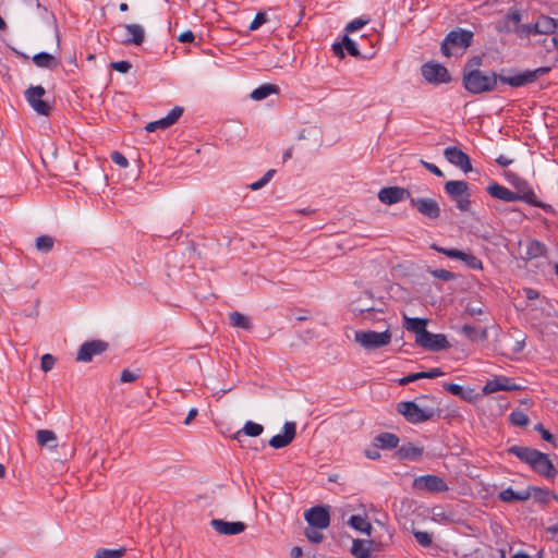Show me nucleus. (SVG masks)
<instances>
[{
  "instance_id": "obj_1",
  "label": "nucleus",
  "mask_w": 558,
  "mask_h": 558,
  "mask_svg": "<svg viewBox=\"0 0 558 558\" xmlns=\"http://www.w3.org/2000/svg\"><path fill=\"white\" fill-rule=\"evenodd\" d=\"M507 453L517 457L521 462L526 463L535 473L546 478H555L558 470L550 461L547 453L537 449L524 446H510L506 449Z\"/></svg>"
},
{
  "instance_id": "obj_2",
  "label": "nucleus",
  "mask_w": 558,
  "mask_h": 558,
  "mask_svg": "<svg viewBox=\"0 0 558 558\" xmlns=\"http://www.w3.org/2000/svg\"><path fill=\"white\" fill-rule=\"evenodd\" d=\"M502 77H508L496 72H484L480 69H472L462 75L463 87L473 95L494 92L497 83H501Z\"/></svg>"
},
{
  "instance_id": "obj_3",
  "label": "nucleus",
  "mask_w": 558,
  "mask_h": 558,
  "mask_svg": "<svg viewBox=\"0 0 558 558\" xmlns=\"http://www.w3.org/2000/svg\"><path fill=\"white\" fill-rule=\"evenodd\" d=\"M432 399L429 396H421L416 400L421 402L418 405L415 401H402L397 404V412L411 424H420L433 420L436 415L440 416V410L428 407L423 403L424 400Z\"/></svg>"
},
{
  "instance_id": "obj_4",
  "label": "nucleus",
  "mask_w": 558,
  "mask_h": 558,
  "mask_svg": "<svg viewBox=\"0 0 558 558\" xmlns=\"http://www.w3.org/2000/svg\"><path fill=\"white\" fill-rule=\"evenodd\" d=\"M473 32L461 27H456L447 34L441 43V53L446 57H451L453 50H465L472 45Z\"/></svg>"
},
{
  "instance_id": "obj_5",
  "label": "nucleus",
  "mask_w": 558,
  "mask_h": 558,
  "mask_svg": "<svg viewBox=\"0 0 558 558\" xmlns=\"http://www.w3.org/2000/svg\"><path fill=\"white\" fill-rule=\"evenodd\" d=\"M444 190L450 199L456 203L460 211L465 213L471 209V193L466 181H447L444 185Z\"/></svg>"
},
{
  "instance_id": "obj_6",
  "label": "nucleus",
  "mask_w": 558,
  "mask_h": 558,
  "mask_svg": "<svg viewBox=\"0 0 558 558\" xmlns=\"http://www.w3.org/2000/svg\"><path fill=\"white\" fill-rule=\"evenodd\" d=\"M391 337L389 327L381 332L360 330L354 333L355 342L366 350H375L388 345L391 341Z\"/></svg>"
},
{
  "instance_id": "obj_7",
  "label": "nucleus",
  "mask_w": 558,
  "mask_h": 558,
  "mask_svg": "<svg viewBox=\"0 0 558 558\" xmlns=\"http://www.w3.org/2000/svg\"><path fill=\"white\" fill-rule=\"evenodd\" d=\"M25 99L28 105L40 116H50L52 106L43 99L46 95V89L41 85L31 86L25 92Z\"/></svg>"
},
{
  "instance_id": "obj_8",
  "label": "nucleus",
  "mask_w": 558,
  "mask_h": 558,
  "mask_svg": "<svg viewBox=\"0 0 558 558\" xmlns=\"http://www.w3.org/2000/svg\"><path fill=\"white\" fill-rule=\"evenodd\" d=\"M550 71L549 66H539L535 70H525L510 77H502L501 83L508 84L511 87H522L527 84L534 83L544 74H547Z\"/></svg>"
},
{
  "instance_id": "obj_9",
  "label": "nucleus",
  "mask_w": 558,
  "mask_h": 558,
  "mask_svg": "<svg viewBox=\"0 0 558 558\" xmlns=\"http://www.w3.org/2000/svg\"><path fill=\"white\" fill-rule=\"evenodd\" d=\"M423 77L433 84H445L451 81V76L446 66L438 62L429 61L422 65Z\"/></svg>"
},
{
  "instance_id": "obj_10",
  "label": "nucleus",
  "mask_w": 558,
  "mask_h": 558,
  "mask_svg": "<svg viewBox=\"0 0 558 558\" xmlns=\"http://www.w3.org/2000/svg\"><path fill=\"white\" fill-rule=\"evenodd\" d=\"M413 488L428 493H444L449 489L444 478L438 475H422L413 481Z\"/></svg>"
},
{
  "instance_id": "obj_11",
  "label": "nucleus",
  "mask_w": 558,
  "mask_h": 558,
  "mask_svg": "<svg viewBox=\"0 0 558 558\" xmlns=\"http://www.w3.org/2000/svg\"><path fill=\"white\" fill-rule=\"evenodd\" d=\"M109 348V343L104 340H92L84 342L76 353V361L88 363L94 356L100 355Z\"/></svg>"
},
{
  "instance_id": "obj_12",
  "label": "nucleus",
  "mask_w": 558,
  "mask_h": 558,
  "mask_svg": "<svg viewBox=\"0 0 558 558\" xmlns=\"http://www.w3.org/2000/svg\"><path fill=\"white\" fill-rule=\"evenodd\" d=\"M410 204L412 207L416 208L422 216L430 220H436L440 217L441 210L439 204L433 198L411 197Z\"/></svg>"
},
{
  "instance_id": "obj_13",
  "label": "nucleus",
  "mask_w": 558,
  "mask_h": 558,
  "mask_svg": "<svg viewBox=\"0 0 558 558\" xmlns=\"http://www.w3.org/2000/svg\"><path fill=\"white\" fill-rule=\"evenodd\" d=\"M514 187L517 189V192L514 194L520 195H529L530 198H519V201L524 202L529 205L539 207L544 209L546 213H553L554 208L549 204H545L537 199L533 189L529 185V183L525 180L518 179L513 183Z\"/></svg>"
},
{
  "instance_id": "obj_14",
  "label": "nucleus",
  "mask_w": 558,
  "mask_h": 558,
  "mask_svg": "<svg viewBox=\"0 0 558 558\" xmlns=\"http://www.w3.org/2000/svg\"><path fill=\"white\" fill-rule=\"evenodd\" d=\"M305 520L310 526L315 529H326L330 524V513L328 507L316 506L306 510Z\"/></svg>"
},
{
  "instance_id": "obj_15",
  "label": "nucleus",
  "mask_w": 558,
  "mask_h": 558,
  "mask_svg": "<svg viewBox=\"0 0 558 558\" xmlns=\"http://www.w3.org/2000/svg\"><path fill=\"white\" fill-rule=\"evenodd\" d=\"M411 193L408 189L401 186L383 187L378 192V198L386 205H393L401 201L411 198Z\"/></svg>"
},
{
  "instance_id": "obj_16",
  "label": "nucleus",
  "mask_w": 558,
  "mask_h": 558,
  "mask_svg": "<svg viewBox=\"0 0 558 558\" xmlns=\"http://www.w3.org/2000/svg\"><path fill=\"white\" fill-rule=\"evenodd\" d=\"M444 156L451 165L460 168L465 173L473 169L470 157L457 146L445 148Z\"/></svg>"
},
{
  "instance_id": "obj_17",
  "label": "nucleus",
  "mask_w": 558,
  "mask_h": 558,
  "mask_svg": "<svg viewBox=\"0 0 558 558\" xmlns=\"http://www.w3.org/2000/svg\"><path fill=\"white\" fill-rule=\"evenodd\" d=\"M420 347L425 350L437 352L441 350H447L451 347L447 337L442 333H424L422 339L417 342Z\"/></svg>"
},
{
  "instance_id": "obj_18",
  "label": "nucleus",
  "mask_w": 558,
  "mask_h": 558,
  "mask_svg": "<svg viewBox=\"0 0 558 558\" xmlns=\"http://www.w3.org/2000/svg\"><path fill=\"white\" fill-rule=\"evenodd\" d=\"M296 435V424L294 422H286L283 433L275 435L269 440V446L275 449H281L289 446Z\"/></svg>"
},
{
  "instance_id": "obj_19",
  "label": "nucleus",
  "mask_w": 558,
  "mask_h": 558,
  "mask_svg": "<svg viewBox=\"0 0 558 558\" xmlns=\"http://www.w3.org/2000/svg\"><path fill=\"white\" fill-rule=\"evenodd\" d=\"M183 111L184 109L182 107L175 106L165 118L147 123L145 130L147 132H155L158 129H167L178 122Z\"/></svg>"
},
{
  "instance_id": "obj_20",
  "label": "nucleus",
  "mask_w": 558,
  "mask_h": 558,
  "mask_svg": "<svg viewBox=\"0 0 558 558\" xmlns=\"http://www.w3.org/2000/svg\"><path fill=\"white\" fill-rule=\"evenodd\" d=\"M210 526L222 535H236L245 531L246 525L241 521L228 522L221 519H213Z\"/></svg>"
},
{
  "instance_id": "obj_21",
  "label": "nucleus",
  "mask_w": 558,
  "mask_h": 558,
  "mask_svg": "<svg viewBox=\"0 0 558 558\" xmlns=\"http://www.w3.org/2000/svg\"><path fill=\"white\" fill-rule=\"evenodd\" d=\"M486 192L492 197L504 201V202H508V203L517 202V201H519V198H530L529 195H520L519 196L518 194H514V192H512L508 187H506L501 184H498L496 182L490 183L486 187Z\"/></svg>"
},
{
  "instance_id": "obj_22",
  "label": "nucleus",
  "mask_w": 558,
  "mask_h": 558,
  "mask_svg": "<svg viewBox=\"0 0 558 558\" xmlns=\"http://www.w3.org/2000/svg\"><path fill=\"white\" fill-rule=\"evenodd\" d=\"M519 387L511 384L510 378L506 376H498L486 381L483 392L485 395L494 393L497 391H511L517 390Z\"/></svg>"
},
{
  "instance_id": "obj_23",
  "label": "nucleus",
  "mask_w": 558,
  "mask_h": 558,
  "mask_svg": "<svg viewBox=\"0 0 558 558\" xmlns=\"http://www.w3.org/2000/svg\"><path fill=\"white\" fill-rule=\"evenodd\" d=\"M377 544L374 539H360L355 538L352 542L351 554L355 558H371L373 551L377 549Z\"/></svg>"
},
{
  "instance_id": "obj_24",
  "label": "nucleus",
  "mask_w": 558,
  "mask_h": 558,
  "mask_svg": "<svg viewBox=\"0 0 558 558\" xmlns=\"http://www.w3.org/2000/svg\"><path fill=\"white\" fill-rule=\"evenodd\" d=\"M126 31V37L121 39L124 45H136L140 46L145 39V31L140 24H124Z\"/></svg>"
},
{
  "instance_id": "obj_25",
  "label": "nucleus",
  "mask_w": 558,
  "mask_h": 558,
  "mask_svg": "<svg viewBox=\"0 0 558 558\" xmlns=\"http://www.w3.org/2000/svg\"><path fill=\"white\" fill-rule=\"evenodd\" d=\"M427 320L424 318H410L404 317V328L411 332H414L416 338V343L422 339L424 333H427L428 330L426 329Z\"/></svg>"
},
{
  "instance_id": "obj_26",
  "label": "nucleus",
  "mask_w": 558,
  "mask_h": 558,
  "mask_svg": "<svg viewBox=\"0 0 558 558\" xmlns=\"http://www.w3.org/2000/svg\"><path fill=\"white\" fill-rule=\"evenodd\" d=\"M423 451L424 449L422 447H416L414 444L408 442L398 448L396 456L400 460L416 461L422 457Z\"/></svg>"
},
{
  "instance_id": "obj_27",
  "label": "nucleus",
  "mask_w": 558,
  "mask_h": 558,
  "mask_svg": "<svg viewBox=\"0 0 558 558\" xmlns=\"http://www.w3.org/2000/svg\"><path fill=\"white\" fill-rule=\"evenodd\" d=\"M399 437L392 433H380L374 438V447L380 448L383 450H390L398 448Z\"/></svg>"
},
{
  "instance_id": "obj_28",
  "label": "nucleus",
  "mask_w": 558,
  "mask_h": 558,
  "mask_svg": "<svg viewBox=\"0 0 558 558\" xmlns=\"http://www.w3.org/2000/svg\"><path fill=\"white\" fill-rule=\"evenodd\" d=\"M547 247L538 240H529L526 243L525 256L526 260L546 256Z\"/></svg>"
},
{
  "instance_id": "obj_29",
  "label": "nucleus",
  "mask_w": 558,
  "mask_h": 558,
  "mask_svg": "<svg viewBox=\"0 0 558 558\" xmlns=\"http://www.w3.org/2000/svg\"><path fill=\"white\" fill-rule=\"evenodd\" d=\"M33 62L38 68L49 69V70H54L60 64L59 60L54 56H52L48 52L36 53L33 57Z\"/></svg>"
},
{
  "instance_id": "obj_30",
  "label": "nucleus",
  "mask_w": 558,
  "mask_h": 558,
  "mask_svg": "<svg viewBox=\"0 0 558 558\" xmlns=\"http://www.w3.org/2000/svg\"><path fill=\"white\" fill-rule=\"evenodd\" d=\"M343 48H345L349 54H351L352 57L360 56V51L356 47V44L348 35L343 36L341 44L337 43L332 46L333 52L337 56H340L341 58L344 57Z\"/></svg>"
},
{
  "instance_id": "obj_31",
  "label": "nucleus",
  "mask_w": 558,
  "mask_h": 558,
  "mask_svg": "<svg viewBox=\"0 0 558 558\" xmlns=\"http://www.w3.org/2000/svg\"><path fill=\"white\" fill-rule=\"evenodd\" d=\"M530 497V490L514 492L511 487L501 490L498 495V498L504 502L525 501Z\"/></svg>"
},
{
  "instance_id": "obj_32",
  "label": "nucleus",
  "mask_w": 558,
  "mask_h": 558,
  "mask_svg": "<svg viewBox=\"0 0 558 558\" xmlns=\"http://www.w3.org/2000/svg\"><path fill=\"white\" fill-rule=\"evenodd\" d=\"M263 425L252 421H247L244 424L243 428L234 434L233 438L241 441V438L243 436L257 437L263 433Z\"/></svg>"
},
{
  "instance_id": "obj_33",
  "label": "nucleus",
  "mask_w": 558,
  "mask_h": 558,
  "mask_svg": "<svg viewBox=\"0 0 558 558\" xmlns=\"http://www.w3.org/2000/svg\"><path fill=\"white\" fill-rule=\"evenodd\" d=\"M461 331L471 341H483L488 337L486 328H480L469 324L463 325Z\"/></svg>"
},
{
  "instance_id": "obj_34",
  "label": "nucleus",
  "mask_w": 558,
  "mask_h": 558,
  "mask_svg": "<svg viewBox=\"0 0 558 558\" xmlns=\"http://www.w3.org/2000/svg\"><path fill=\"white\" fill-rule=\"evenodd\" d=\"M520 21H521L520 11L517 9L510 10L509 13L505 16L504 21L499 23L498 28L500 31L510 32V31L517 28Z\"/></svg>"
},
{
  "instance_id": "obj_35",
  "label": "nucleus",
  "mask_w": 558,
  "mask_h": 558,
  "mask_svg": "<svg viewBox=\"0 0 558 558\" xmlns=\"http://www.w3.org/2000/svg\"><path fill=\"white\" fill-rule=\"evenodd\" d=\"M37 442L41 447H48L49 449L57 448V436L54 432L50 429H39L36 433Z\"/></svg>"
},
{
  "instance_id": "obj_36",
  "label": "nucleus",
  "mask_w": 558,
  "mask_h": 558,
  "mask_svg": "<svg viewBox=\"0 0 558 558\" xmlns=\"http://www.w3.org/2000/svg\"><path fill=\"white\" fill-rule=\"evenodd\" d=\"M534 31L537 34H550L555 33L558 25L557 22L548 16H542L538 19V21L534 24Z\"/></svg>"
},
{
  "instance_id": "obj_37",
  "label": "nucleus",
  "mask_w": 558,
  "mask_h": 558,
  "mask_svg": "<svg viewBox=\"0 0 558 558\" xmlns=\"http://www.w3.org/2000/svg\"><path fill=\"white\" fill-rule=\"evenodd\" d=\"M279 87L275 84H263L259 87L255 88L251 93V98L254 100H263L270 96L271 94H278Z\"/></svg>"
},
{
  "instance_id": "obj_38",
  "label": "nucleus",
  "mask_w": 558,
  "mask_h": 558,
  "mask_svg": "<svg viewBox=\"0 0 558 558\" xmlns=\"http://www.w3.org/2000/svg\"><path fill=\"white\" fill-rule=\"evenodd\" d=\"M349 524L356 531L371 535L373 527L366 518L361 515H352L349 520Z\"/></svg>"
},
{
  "instance_id": "obj_39",
  "label": "nucleus",
  "mask_w": 558,
  "mask_h": 558,
  "mask_svg": "<svg viewBox=\"0 0 558 558\" xmlns=\"http://www.w3.org/2000/svg\"><path fill=\"white\" fill-rule=\"evenodd\" d=\"M229 319L233 327L242 328L245 330H250L252 328L250 318L242 313L233 312L229 315Z\"/></svg>"
},
{
  "instance_id": "obj_40",
  "label": "nucleus",
  "mask_w": 558,
  "mask_h": 558,
  "mask_svg": "<svg viewBox=\"0 0 558 558\" xmlns=\"http://www.w3.org/2000/svg\"><path fill=\"white\" fill-rule=\"evenodd\" d=\"M126 553L124 547L109 549V548H99L96 550L94 558H122Z\"/></svg>"
},
{
  "instance_id": "obj_41",
  "label": "nucleus",
  "mask_w": 558,
  "mask_h": 558,
  "mask_svg": "<svg viewBox=\"0 0 558 558\" xmlns=\"http://www.w3.org/2000/svg\"><path fill=\"white\" fill-rule=\"evenodd\" d=\"M36 248L41 253H49L54 245V239L50 235H40L36 238Z\"/></svg>"
},
{
  "instance_id": "obj_42",
  "label": "nucleus",
  "mask_w": 558,
  "mask_h": 558,
  "mask_svg": "<svg viewBox=\"0 0 558 558\" xmlns=\"http://www.w3.org/2000/svg\"><path fill=\"white\" fill-rule=\"evenodd\" d=\"M509 421L514 426L525 427L529 425V416L521 410H514L509 415Z\"/></svg>"
},
{
  "instance_id": "obj_43",
  "label": "nucleus",
  "mask_w": 558,
  "mask_h": 558,
  "mask_svg": "<svg viewBox=\"0 0 558 558\" xmlns=\"http://www.w3.org/2000/svg\"><path fill=\"white\" fill-rule=\"evenodd\" d=\"M361 316H362V319L364 322H369V323H374V322H379L381 320L380 317H378V314H383L384 311L383 310H375V308H361L359 310Z\"/></svg>"
},
{
  "instance_id": "obj_44",
  "label": "nucleus",
  "mask_w": 558,
  "mask_h": 558,
  "mask_svg": "<svg viewBox=\"0 0 558 558\" xmlns=\"http://www.w3.org/2000/svg\"><path fill=\"white\" fill-rule=\"evenodd\" d=\"M460 260H462L471 269H482L483 268L482 260L471 253L463 252L462 258H460Z\"/></svg>"
},
{
  "instance_id": "obj_45",
  "label": "nucleus",
  "mask_w": 558,
  "mask_h": 558,
  "mask_svg": "<svg viewBox=\"0 0 558 558\" xmlns=\"http://www.w3.org/2000/svg\"><path fill=\"white\" fill-rule=\"evenodd\" d=\"M531 494L533 493V496L536 501L541 504H547L549 500V490L542 487L531 486L529 489Z\"/></svg>"
},
{
  "instance_id": "obj_46",
  "label": "nucleus",
  "mask_w": 558,
  "mask_h": 558,
  "mask_svg": "<svg viewBox=\"0 0 558 558\" xmlns=\"http://www.w3.org/2000/svg\"><path fill=\"white\" fill-rule=\"evenodd\" d=\"M275 173H276L275 169L268 170L258 181L250 184L248 187L253 191H257V190L264 187L272 179Z\"/></svg>"
},
{
  "instance_id": "obj_47",
  "label": "nucleus",
  "mask_w": 558,
  "mask_h": 558,
  "mask_svg": "<svg viewBox=\"0 0 558 558\" xmlns=\"http://www.w3.org/2000/svg\"><path fill=\"white\" fill-rule=\"evenodd\" d=\"M430 248L438 252V253H441L450 258H457V259H460L462 258V251H459L457 248H445V247H440L438 246L437 244H432L430 245Z\"/></svg>"
},
{
  "instance_id": "obj_48",
  "label": "nucleus",
  "mask_w": 558,
  "mask_h": 558,
  "mask_svg": "<svg viewBox=\"0 0 558 558\" xmlns=\"http://www.w3.org/2000/svg\"><path fill=\"white\" fill-rule=\"evenodd\" d=\"M444 388L453 396H458L463 400H470V397L465 395L463 387L458 384H445Z\"/></svg>"
},
{
  "instance_id": "obj_49",
  "label": "nucleus",
  "mask_w": 558,
  "mask_h": 558,
  "mask_svg": "<svg viewBox=\"0 0 558 558\" xmlns=\"http://www.w3.org/2000/svg\"><path fill=\"white\" fill-rule=\"evenodd\" d=\"M414 537L416 542L423 547H429L432 545L433 538L428 532L416 531L414 532Z\"/></svg>"
},
{
  "instance_id": "obj_50",
  "label": "nucleus",
  "mask_w": 558,
  "mask_h": 558,
  "mask_svg": "<svg viewBox=\"0 0 558 558\" xmlns=\"http://www.w3.org/2000/svg\"><path fill=\"white\" fill-rule=\"evenodd\" d=\"M56 364V357L52 354L46 353L41 356L40 367L47 373L53 368Z\"/></svg>"
},
{
  "instance_id": "obj_51",
  "label": "nucleus",
  "mask_w": 558,
  "mask_h": 558,
  "mask_svg": "<svg viewBox=\"0 0 558 558\" xmlns=\"http://www.w3.org/2000/svg\"><path fill=\"white\" fill-rule=\"evenodd\" d=\"M305 536L307 537V539L312 543H320L324 538V535L318 531V529H315L313 526L311 527H307L305 530Z\"/></svg>"
},
{
  "instance_id": "obj_52",
  "label": "nucleus",
  "mask_w": 558,
  "mask_h": 558,
  "mask_svg": "<svg viewBox=\"0 0 558 558\" xmlns=\"http://www.w3.org/2000/svg\"><path fill=\"white\" fill-rule=\"evenodd\" d=\"M430 274L434 278L444 280V281H450L456 278V275L449 270L446 269H434L430 270Z\"/></svg>"
},
{
  "instance_id": "obj_53",
  "label": "nucleus",
  "mask_w": 558,
  "mask_h": 558,
  "mask_svg": "<svg viewBox=\"0 0 558 558\" xmlns=\"http://www.w3.org/2000/svg\"><path fill=\"white\" fill-rule=\"evenodd\" d=\"M267 22V14L264 11L257 12L254 20L252 21L250 25V31H256L263 24Z\"/></svg>"
},
{
  "instance_id": "obj_54",
  "label": "nucleus",
  "mask_w": 558,
  "mask_h": 558,
  "mask_svg": "<svg viewBox=\"0 0 558 558\" xmlns=\"http://www.w3.org/2000/svg\"><path fill=\"white\" fill-rule=\"evenodd\" d=\"M140 377L138 372H133L130 369H123L120 374V381L121 383H133Z\"/></svg>"
},
{
  "instance_id": "obj_55",
  "label": "nucleus",
  "mask_w": 558,
  "mask_h": 558,
  "mask_svg": "<svg viewBox=\"0 0 558 558\" xmlns=\"http://www.w3.org/2000/svg\"><path fill=\"white\" fill-rule=\"evenodd\" d=\"M534 429L541 434L545 441L555 444V437L548 429L544 427L542 423L536 424Z\"/></svg>"
},
{
  "instance_id": "obj_56",
  "label": "nucleus",
  "mask_w": 558,
  "mask_h": 558,
  "mask_svg": "<svg viewBox=\"0 0 558 558\" xmlns=\"http://www.w3.org/2000/svg\"><path fill=\"white\" fill-rule=\"evenodd\" d=\"M367 23H368V20L355 19V20L351 21V22L345 26V31H347V33H353V32H356V31H359L360 28H362L364 25H366Z\"/></svg>"
},
{
  "instance_id": "obj_57",
  "label": "nucleus",
  "mask_w": 558,
  "mask_h": 558,
  "mask_svg": "<svg viewBox=\"0 0 558 558\" xmlns=\"http://www.w3.org/2000/svg\"><path fill=\"white\" fill-rule=\"evenodd\" d=\"M110 66L120 73H128L130 71V69L132 68V64L126 60H121V61L112 62L110 64Z\"/></svg>"
},
{
  "instance_id": "obj_58",
  "label": "nucleus",
  "mask_w": 558,
  "mask_h": 558,
  "mask_svg": "<svg viewBox=\"0 0 558 558\" xmlns=\"http://www.w3.org/2000/svg\"><path fill=\"white\" fill-rule=\"evenodd\" d=\"M111 160H112L116 165H118V166H120V167H122V168H126V167L129 166V160H128V159H126V157H125L123 154H121L120 151H113V153L111 154Z\"/></svg>"
},
{
  "instance_id": "obj_59",
  "label": "nucleus",
  "mask_w": 558,
  "mask_h": 558,
  "mask_svg": "<svg viewBox=\"0 0 558 558\" xmlns=\"http://www.w3.org/2000/svg\"><path fill=\"white\" fill-rule=\"evenodd\" d=\"M544 43L548 52L556 51L558 56V35H551L549 38H546Z\"/></svg>"
},
{
  "instance_id": "obj_60",
  "label": "nucleus",
  "mask_w": 558,
  "mask_h": 558,
  "mask_svg": "<svg viewBox=\"0 0 558 558\" xmlns=\"http://www.w3.org/2000/svg\"><path fill=\"white\" fill-rule=\"evenodd\" d=\"M481 65H482V58L480 56H475L466 62V64L463 68V73L468 72L472 69H480Z\"/></svg>"
},
{
  "instance_id": "obj_61",
  "label": "nucleus",
  "mask_w": 558,
  "mask_h": 558,
  "mask_svg": "<svg viewBox=\"0 0 558 558\" xmlns=\"http://www.w3.org/2000/svg\"><path fill=\"white\" fill-rule=\"evenodd\" d=\"M445 373L438 368V367H435V368H432L427 372H421V377L422 378H428V379H434V378H437L439 376H442Z\"/></svg>"
},
{
  "instance_id": "obj_62",
  "label": "nucleus",
  "mask_w": 558,
  "mask_h": 558,
  "mask_svg": "<svg viewBox=\"0 0 558 558\" xmlns=\"http://www.w3.org/2000/svg\"><path fill=\"white\" fill-rule=\"evenodd\" d=\"M417 379H422V377H421V372H418V373H413V374H410V375H408V376H404V377L400 378V379L398 380V384H399L400 386H405V385H408V384H410V383H413V381H415V380H417Z\"/></svg>"
},
{
  "instance_id": "obj_63",
  "label": "nucleus",
  "mask_w": 558,
  "mask_h": 558,
  "mask_svg": "<svg viewBox=\"0 0 558 558\" xmlns=\"http://www.w3.org/2000/svg\"><path fill=\"white\" fill-rule=\"evenodd\" d=\"M421 163L423 165V167L426 170H428L433 174H435V175H437L439 178L444 177V172L436 165L427 162V161H424V160H421Z\"/></svg>"
},
{
  "instance_id": "obj_64",
  "label": "nucleus",
  "mask_w": 558,
  "mask_h": 558,
  "mask_svg": "<svg viewBox=\"0 0 558 558\" xmlns=\"http://www.w3.org/2000/svg\"><path fill=\"white\" fill-rule=\"evenodd\" d=\"M194 39L195 36L192 31H185L178 37V40L183 44L192 43Z\"/></svg>"
}]
</instances>
